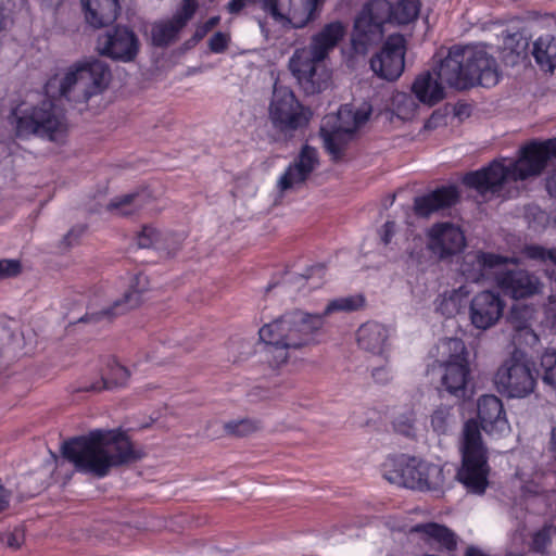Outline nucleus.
I'll use <instances>...</instances> for the list:
<instances>
[{"label": "nucleus", "mask_w": 556, "mask_h": 556, "mask_svg": "<svg viewBox=\"0 0 556 556\" xmlns=\"http://www.w3.org/2000/svg\"><path fill=\"white\" fill-rule=\"evenodd\" d=\"M110 78L109 66L94 58L78 61L63 74L54 75L45 85L46 98L38 102H22L12 110L10 124L16 137L63 142L68 124L53 99L59 97L74 103H86L108 88Z\"/></svg>", "instance_id": "f257e3e1"}, {"label": "nucleus", "mask_w": 556, "mask_h": 556, "mask_svg": "<svg viewBox=\"0 0 556 556\" xmlns=\"http://www.w3.org/2000/svg\"><path fill=\"white\" fill-rule=\"evenodd\" d=\"M63 457L78 472L103 478L111 468L138 458L131 442L116 430L96 429L62 445Z\"/></svg>", "instance_id": "f03ea898"}, {"label": "nucleus", "mask_w": 556, "mask_h": 556, "mask_svg": "<svg viewBox=\"0 0 556 556\" xmlns=\"http://www.w3.org/2000/svg\"><path fill=\"white\" fill-rule=\"evenodd\" d=\"M553 157L556 159V138L531 141L520 148L517 160H494L489 166L468 173L463 181L481 194L497 193L509 181L539 176Z\"/></svg>", "instance_id": "7ed1b4c3"}, {"label": "nucleus", "mask_w": 556, "mask_h": 556, "mask_svg": "<svg viewBox=\"0 0 556 556\" xmlns=\"http://www.w3.org/2000/svg\"><path fill=\"white\" fill-rule=\"evenodd\" d=\"M325 321L323 315L302 309L285 313L258 330L264 343L266 361L273 367L288 363L291 352L300 351L318 343V336Z\"/></svg>", "instance_id": "20e7f679"}, {"label": "nucleus", "mask_w": 556, "mask_h": 556, "mask_svg": "<svg viewBox=\"0 0 556 556\" xmlns=\"http://www.w3.org/2000/svg\"><path fill=\"white\" fill-rule=\"evenodd\" d=\"M346 34V26L334 21L324 25L311 39L307 48L296 49L289 60V70L308 94L321 92L331 81L325 60Z\"/></svg>", "instance_id": "39448f33"}, {"label": "nucleus", "mask_w": 556, "mask_h": 556, "mask_svg": "<svg viewBox=\"0 0 556 556\" xmlns=\"http://www.w3.org/2000/svg\"><path fill=\"white\" fill-rule=\"evenodd\" d=\"M438 75L442 81L456 89L475 85L493 87L500 80L495 59L482 47H453L441 62Z\"/></svg>", "instance_id": "423d86ee"}, {"label": "nucleus", "mask_w": 556, "mask_h": 556, "mask_svg": "<svg viewBox=\"0 0 556 556\" xmlns=\"http://www.w3.org/2000/svg\"><path fill=\"white\" fill-rule=\"evenodd\" d=\"M419 10V0H400L394 5L387 0L369 1L355 18L352 49L357 54H366L381 41L386 22L408 24L417 18Z\"/></svg>", "instance_id": "0eeeda50"}, {"label": "nucleus", "mask_w": 556, "mask_h": 556, "mask_svg": "<svg viewBox=\"0 0 556 556\" xmlns=\"http://www.w3.org/2000/svg\"><path fill=\"white\" fill-rule=\"evenodd\" d=\"M462 467L456 473L457 480L467 492L482 495L489 484L490 468L488 465L486 448L482 442L479 425L476 420H468L464 425L462 440Z\"/></svg>", "instance_id": "6e6552de"}, {"label": "nucleus", "mask_w": 556, "mask_h": 556, "mask_svg": "<svg viewBox=\"0 0 556 556\" xmlns=\"http://www.w3.org/2000/svg\"><path fill=\"white\" fill-rule=\"evenodd\" d=\"M438 353L442 390L457 400L466 399L469 395L471 370L464 341L444 338L439 342Z\"/></svg>", "instance_id": "1a4fd4ad"}, {"label": "nucleus", "mask_w": 556, "mask_h": 556, "mask_svg": "<svg viewBox=\"0 0 556 556\" xmlns=\"http://www.w3.org/2000/svg\"><path fill=\"white\" fill-rule=\"evenodd\" d=\"M370 113L371 108L367 103L358 109L352 104H344L336 114H328L323 118L319 132L324 147L332 160L341 159L348 141L367 122Z\"/></svg>", "instance_id": "9d476101"}, {"label": "nucleus", "mask_w": 556, "mask_h": 556, "mask_svg": "<svg viewBox=\"0 0 556 556\" xmlns=\"http://www.w3.org/2000/svg\"><path fill=\"white\" fill-rule=\"evenodd\" d=\"M494 382L497 390L508 397H526L536 386L534 365L523 352L515 350L498 367Z\"/></svg>", "instance_id": "9b49d317"}, {"label": "nucleus", "mask_w": 556, "mask_h": 556, "mask_svg": "<svg viewBox=\"0 0 556 556\" xmlns=\"http://www.w3.org/2000/svg\"><path fill=\"white\" fill-rule=\"evenodd\" d=\"M268 117L275 129L287 134L307 126L312 112L300 103L289 87L276 81L268 108Z\"/></svg>", "instance_id": "f8f14e48"}, {"label": "nucleus", "mask_w": 556, "mask_h": 556, "mask_svg": "<svg viewBox=\"0 0 556 556\" xmlns=\"http://www.w3.org/2000/svg\"><path fill=\"white\" fill-rule=\"evenodd\" d=\"M262 9L283 27L303 28L316 17L321 0H258Z\"/></svg>", "instance_id": "ddd939ff"}, {"label": "nucleus", "mask_w": 556, "mask_h": 556, "mask_svg": "<svg viewBox=\"0 0 556 556\" xmlns=\"http://www.w3.org/2000/svg\"><path fill=\"white\" fill-rule=\"evenodd\" d=\"M506 264L519 265L518 257H506L483 251L468 252L464 255L459 270L467 281L476 283L495 282L501 268Z\"/></svg>", "instance_id": "4468645a"}, {"label": "nucleus", "mask_w": 556, "mask_h": 556, "mask_svg": "<svg viewBox=\"0 0 556 556\" xmlns=\"http://www.w3.org/2000/svg\"><path fill=\"white\" fill-rule=\"evenodd\" d=\"M426 238L427 249L441 260L459 253L466 247L463 229L451 222L433 224L426 231Z\"/></svg>", "instance_id": "2eb2a0df"}, {"label": "nucleus", "mask_w": 556, "mask_h": 556, "mask_svg": "<svg viewBox=\"0 0 556 556\" xmlns=\"http://www.w3.org/2000/svg\"><path fill=\"white\" fill-rule=\"evenodd\" d=\"M139 39L127 27L117 26L98 37L97 50L100 54L116 61L130 62L139 52Z\"/></svg>", "instance_id": "dca6fc26"}, {"label": "nucleus", "mask_w": 556, "mask_h": 556, "mask_svg": "<svg viewBox=\"0 0 556 556\" xmlns=\"http://www.w3.org/2000/svg\"><path fill=\"white\" fill-rule=\"evenodd\" d=\"M405 39L402 35H391L381 51L370 60V67L379 77L397 79L404 71Z\"/></svg>", "instance_id": "f3484780"}, {"label": "nucleus", "mask_w": 556, "mask_h": 556, "mask_svg": "<svg viewBox=\"0 0 556 556\" xmlns=\"http://www.w3.org/2000/svg\"><path fill=\"white\" fill-rule=\"evenodd\" d=\"M197 10V0H182L172 18L161 20L152 24V43L156 47H166L177 40L178 34L193 17Z\"/></svg>", "instance_id": "a211bd4d"}, {"label": "nucleus", "mask_w": 556, "mask_h": 556, "mask_svg": "<svg viewBox=\"0 0 556 556\" xmlns=\"http://www.w3.org/2000/svg\"><path fill=\"white\" fill-rule=\"evenodd\" d=\"M505 303L498 293L482 291L470 302V321L480 330L495 326L503 316Z\"/></svg>", "instance_id": "6ab92c4d"}, {"label": "nucleus", "mask_w": 556, "mask_h": 556, "mask_svg": "<svg viewBox=\"0 0 556 556\" xmlns=\"http://www.w3.org/2000/svg\"><path fill=\"white\" fill-rule=\"evenodd\" d=\"M496 286L508 296L519 300L541 293L543 283L540 278L526 269L501 271Z\"/></svg>", "instance_id": "aec40b11"}, {"label": "nucleus", "mask_w": 556, "mask_h": 556, "mask_svg": "<svg viewBox=\"0 0 556 556\" xmlns=\"http://www.w3.org/2000/svg\"><path fill=\"white\" fill-rule=\"evenodd\" d=\"M318 165L316 149L305 146L299 156L290 164L277 181L279 191L285 192L299 188Z\"/></svg>", "instance_id": "412c9836"}, {"label": "nucleus", "mask_w": 556, "mask_h": 556, "mask_svg": "<svg viewBox=\"0 0 556 556\" xmlns=\"http://www.w3.org/2000/svg\"><path fill=\"white\" fill-rule=\"evenodd\" d=\"M478 417L482 429L490 435L501 437L510 431L502 401L485 394L478 400Z\"/></svg>", "instance_id": "4be33fe9"}, {"label": "nucleus", "mask_w": 556, "mask_h": 556, "mask_svg": "<svg viewBox=\"0 0 556 556\" xmlns=\"http://www.w3.org/2000/svg\"><path fill=\"white\" fill-rule=\"evenodd\" d=\"M147 277L144 275L136 276L124 292V294L114 300L109 307L92 314L96 320L112 319L116 316L123 315L128 311L137 307L141 302V294L146 290Z\"/></svg>", "instance_id": "5701e85b"}, {"label": "nucleus", "mask_w": 556, "mask_h": 556, "mask_svg": "<svg viewBox=\"0 0 556 556\" xmlns=\"http://www.w3.org/2000/svg\"><path fill=\"white\" fill-rule=\"evenodd\" d=\"M418 465L419 459L402 455L384 465V477L391 483L419 490L421 478H417Z\"/></svg>", "instance_id": "b1692460"}, {"label": "nucleus", "mask_w": 556, "mask_h": 556, "mask_svg": "<svg viewBox=\"0 0 556 556\" xmlns=\"http://www.w3.org/2000/svg\"><path fill=\"white\" fill-rule=\"evenodd\" d=\"M459 198L455 186H444L414 201V211L418 216L429 217L431 214L454 205Z\"/></svg>", "instance_id": "393cba45"}, {"label": "nucleus", "mask_w": 556, "mask_h": 556, "mask_svg": "<svg viewBox=\"0 0 556 556\" xmlns=\"http://www.w3.org/2000/svg\"><path fill=\"white\" fill-rule=\"evenodd\" d=\"M388 338V329L383 325L374 321L363 324L356 332L359 349L374 355L384 354Z\"/></svg>", "instance_id": "a878e982"}, {"label": "nucleus", "mask_w": 556, "mask_h": 556, "mask_svg": "<svg viewBox=\"0 0 556 556\" xmlns=\"http://www.w3.org/2000/svg\"><path fill=\"white\" fill-rule=\"evenodd\" d=\"M81 3L85 9L86 22L94 28L113 23L119 12L117 0H81Z\"/></svg>", "instance_id": "bb28decb"}, {"label": "nucleus", "mask_w": 556, "mask_h": 556, "mask_svg": "<svg viewBox=\"0 0 556 556\" xmlns=\"http://www.w3.org/2000/svg\"><path fill=\"white\" fill-rule=\"evenodd\" d=\"M412 532L420 534V538L431 546L440 549L454 551L457 546V536L447 527L429 522L417 525L412 528Z\"/></svg>", "instance_id": "cd10ccee"}, {"label": "nucleus", "mask_w": 556, "mask_h": 556, "mask_svg": "<svg viewBox=\"0 0 556 556\" xmlns=\"http://www.w3.org/2000/svg\"><path fill=\"white\" fill-rule=\"evenodd\" d=\"M442 84L443 81L440 79L438 72L435 77L430 73H424L415 79L413 91L420 102L433 105L444 98ZM444 84L446 83L444 81Z\"/></svg>", "instance_id": "c85d7f7f"}, {"label": "nucleus", "mask_w": 556, "mask_h": 556, "mask_svg": "<svg viewBox=\"0 0 556 556\" xmlns=\"http://www.w3.org/2000/svg\"><path fill=\"white\" fill-rule=\"evenodd\" d=\"M179 243V240H174L172 236L162 233L151 225L143 226L137 235V244L139 248L156 249L165 251L168 254L175 252Z\"/></svg>", "instance_id": "c756f323"}, {"label": "nucleus", "mask_w": 556, "mask_h": 556, "mask_svg": "<svg viewBox=\"0 0 556 556\" xmlns=\"http://www.w3.org/2000/svg\"><path fill=\"white\" fill-rule=\"evenodd\" d=\"M468 293L465 287L443 293L437 300V311L447 318L454 317L465 307Z\"/></svg>", "instance_id": "7c9ffc66"}, {"label": "nucleus", "mask_w": 556, "mask_h": 556, "mask_svg": "<svg viewBox=\"0 0 556 556\" xmlns=\"http://www.w3.org/2000/svg\"><path fill=\"white\" fill-rule=\"evenodd\" d=\"M533 56L536 63L547 71L556 68V38L542 36L533 45Z\"/></svg>", "instance_id": "2f4dec72"}, {"label": "nucleus", "mask_w": 556, "mask_h": 556, "mask_svg": "<svg viewBox=\"0 0 556 556\" xmlns=\"http://www.w3.org/2000/svg\"><path fill=\"white\" fill-rule=\"evenodd\" d=\"M457 425V415L454 406L439 405L430 415V426L439 434H448Z\"/></svg>", "instance_id": "473e14b6"}, {"label": "nucleus", "mask_w": 556, "mask_h": 556, "mask_svg": "<svg viewBox=\"0 0 556 556\" xmlns=\"http://www.w3.org/2000/svg\"><path fill=\"white\" fill-rule=\"evenodd\" d=\"M147 199L146 191L129 193L112 200L108 208L119 215H130L143 207Z\"/></svg>", "instance_id": "72a5a7b5"}, {"label": "nucleus", "mask_w": 556, "mask_h": 556, "mask_svg": "<svg viewBox=\"0 0 556 556\" xmlns=\"http://www.w3.org/2000/svg\"><path fill=\"white\" fill-rule=\"evenodd\" d=\"M365 305V298L362 294L341 296L329 301L323 313V320L333 313H351L361 309Z\"/></svg>", "instance_id": "f704fd0d"}, {"label": "nucleus", "mask_w": 556, "mask_h": 556, "mask_svg": "<svg viewBox=\"0 0 556 556\" xmlns=\"http://www.w3.org/2000/svg\"><path fill=\"white\" fill-rule=\"evenodd\" d=\"M522 254L529 260L543 264L551 263L556 266V248L546 249L542 245L530 244L522 249ZM546 275L556 286V268L551 271L546 270Z\"/></svg>", "instance_id": "c9c22d12"}, {"label": "nucleus", "mask_w": 556, "mask_h": 556, "mask_svg": "<svg viewBox=\"0 0 556 556\" xmlns=\"http://www.w3.org/2000/svg\"><path fill=\"white\" fill-rule=\"evenodd\" d=\"M418 104L413 96L406 92H395L391 99L392 113L402 121L412 119L417 112Z\"/></svg>", "instance_id": "e433bc0d"}, {"label": "nucleus", "mask_w": 556, "mask_h": 556, "mask_svg": "<svg viewBox=\"0 0 556 556\" xmlns=\"http://www.w3.org/2000/svg\"><path fill=\"white\" fill-rule=\"evenodd\" d=\"M426 475L421 478L419 491H443L446 486V473L444 467L427 463L424 468Z\"/></svg>", "instance_id": "4c0bfd02"}, {"label": "nucleus", "mask_w": 556, "mask_h": 556, "mask_svg": "<svg viewBox=\"0 0 556 556\" xmlns=\"http://www.w3.org/2000/svg\"><path fill=\"white\" fill-rule=\"evenodd\" d=\"M556 541L555 527L545 525L538 531L533 532L530 542V549L539 554H549Z\"/></svg>", "instance_id": "58836bf2"}, {"label": "nucleus", "mask_w": 556, "mask_h": 556, "mask_svg": "<svg viewBox=\"0 0 556 556\" xmlns=\"http://www.w3.org/2000/svg\"><path fill=\"white\" fill-rule=\"evenodd\" d=\"M128 378V369L121 364L114 363L110 367L108 378L104 379L101 384H92L91 387L86 388V390L100 391L112 387H122L127 382Z\"/></svg>", "instance_id": "ea45409f"}, {"label": "nucleus", "mask_w": 556, "mask_h": 556, "mask_svg": "<svg viewBox=\"0 0 556 556\" xmlns=\"http://www.w3.org/2000/svg\"><path fill=\"white\" fill-rule=\"evenodd\" d=\"M542 380L556 389V349H547L540 359Z\"/></svg>", "instance_id": "a19ab883"}, {"label": "nucleus", "mask_w": 556, "mask_h": 556, "mask_svg": "<svg viewBox=\"0 0 556 556\" xmlns=\"http://www.w3.org/2000/svg\"><path fill=\"white\" fill-rule=\"evenodd\" d=\"M416 414L408 409L397 415L393 421L394 430L403 435L413 437L416 433Z\"/></svg>", "instance_id": "79ce46f5"}, {"label": "nucleus", "mask_w": 556, "mask_h": 556, "mask_svg": "<svg viewBox=\"0 0 556 556\" xmlns=\"http://www.w3.org/2000/svg\"><path fill=\"white\" fill-rule=\"evenodd\" d=\"M224 429L229 434L242 437L253 432L256 425L249 419H241L226 422Z\"/></svg>", "instance_id": "37998d69"}, {"label": "nucleus", "mask_w": 556, "mask_h": 556, "mask_svg": "<svg viewBox=\"0 0 556 556\" xmlns=\"http://www.w3.org/2000/svg\"><path fill=\"white\" fill-rule=\"evenodd\" d=\"M230 37L228 34L217 31L211 37L208 48L214 53H222L227 49Z\"/></svg>", "instance_id": "c03bdc74"}, {"label": "nucleus", "mask_w": 556, "mask_h": 556, "mask_svg": "<svg viewBox=\"0 0 556 556\" xmlns=\"http://www.w3.org/2000/svg\"><path fill=\"white\" fill-rule=\"evenodd\" d=\"M542 475L536 473L534 479L528 481L523 478V473L520 475V481H521V489L525 493L529 494H539L544 491V488L542 485Z\"/></svg>", "instance_id": "a18cd8bd"}, {"label": "nucleus", "mask_w": 556, "mask_h": 556, "mask_svg": "<svg viewBox=\"0 0 556 556\" xmlns=\"http://www.w3.org/2000/svg\"><path fill=\"white\" fill-rule=\"evenodd\" d=\"M21 271V264L15 260L0 261V278L16 276Z\"/></svg>", "instance_id": "49530a36"}, {"label": "nucleus", "mask_w": 556, "mask_h": 556, "mask_svg": "<svg viewBox=\"0 0 556 556\" xmlns=\"http://www.w3.org/2000/svg\"><path fill=\"white\" fill-rule=\"evenodd\" d=\"M23 532L20 529L15 528L11 532L3 533L1 541L4 542L8 547L16 549L21 547L23 543Z\"/></svg>", "instance_id": "de8ad7c7"}, {"label": "nucleus", "mask_w": 556, "mask_h": 556, "mask_svg": "<svg viewBox=\"0 0 556 556\" xmlns=\"http://www.w3.org/2000/svg\"><path fill=\"white\" fill-rule=\"evenodd\" d=\"M371 375L379 383H386L391 379V370L387 365L374 368Z\"/></svg>", "instance_id": "09e8293b"}, {"label": "nucleus", "mask_w": 556, "mask_h": 556, "mask_svg": "<svg viewBox=\"0 0 556 556\" xmlns=\"http://www.w3.org/2000/svg\"><path fill=\"white\" fill-rule=\"evenodd\" d=\"M548 306L546 308V319L553 328L556 329V294L548 296Z\"/></svg>", "instance_id": "8fccbe9b"}, {"label": "nucleus", "mask_w": 556, "mask_h": 556, "mask_svg": "<svg viewBox=\"0 0 556 556\" xmlns=\"http://www.w3.org/2000/svg\"><path fill=\"white\" fill-rule=\"evenodd\" d=\"M395 233V224L394 222H387L380 231L381 240L384 244H389L393 235Z\"/></svg>", "instance_id": "3c124183"}, {"label": "nucleus", "mask_w": 556, "mask_h": 556, "mask_svg": "<svg viewBox=\"0 0 556 556\" xmlns=\"http://www.w3.org/2000/svg\"><path fill=\"white\" fill-rule=\"evenodd\" d=\"M219 22V17L217 16H214V17H211L208 21H206L204 23L203 26L199 27L195 31V38L197 39H201L205 36V34L211 30L214 26H216Z\"/></svg>", "instance_id": "603ef678"}, {"label": "nucleus", "mask_w": 556, "mask_h": 556, "mask_svg": "<svg viewBox=\"0 0 556 556\" xmlns=\"http://www.w3.org/2000/svg\"><path fill=\"white\" fill-rule=\"evenodd\" d=\"M325 276V267L324 266H316V267H313L311 270H309V275L307 277V281H311L313 280L315 277L318 278L319 280L323 279ZM309 287L311 288H316L320 285V282H315V281H312V282H308Z\"/></svg>", "instance_id": "864d4df0"}, {"label": "nucleus", "mask_w": 556, "mask_h": 556, "mask_svg": "<svg viewBox=\"0 0 556 556\" xmlns=\"http://www.w3.org/2000/svg\"><path fill=\"white\" fill-rule=\"evenodd\" d=\"M10 505V492L0 485V513L4 511Z\"/></svg>", "instance_id": "5fc2aeb1"}, {"label": "nucleus", "mask_w": 556, "mask_h": 556, "mask_svg": "<svg viewBox=\"0 0 556 556\" xmlns=\"http://www.w3.org/2000/svg\"><path fill=\"white\" fill-rule=\"evenodd\" d=\"M247 2L248 0H230L227 4V9L230 13H238L245 7Z\"/></svg>", "instance_id": "6e6d98bb"}, {"label": "nucleus", "mask_w": 556, "mask_h": 556, "mask_svg": "<svg viewBox=\"0 0 556 556\" xmlns=\"http://www.w3.org/2000/svg\"><path fill=\"white\" fill-rule=\"evenodd\" d=\"M546 188L551 195L556 197V169L547 177Z\"/></svg>", "instance_id": "4d7b16f0"}, {"label": "nucleus", "mask_w": 556, "mask_h": 556, "mask_svg": "<svg viewBox=\"0 0 556 556\" xmlns=\"http://www.w3.org/2000/svg\"><path fill=\"white\" fill-rule=\"evenodd\" d=\"M549 448L556 456V427L551 431Z\"/></svg>", "instance_id": "13d9d810"}, {"label": "nucleus", "mask_w": 556, "mask_h": 556, "mask_svg": "<svg viewBox=\"0 0 556 556\" xmlns=\"http://www.w3.org/2000/svg\"><path fill=\"white\" fill-rule=\"evenodd\" d=\"M465 556H488V555L483 554L481 551H479L476 547H469L466 551V555Z\"/></svg>", "instance_id": "bf43d9fd"}, {"label": "nucleus", "mask_w": 556, "mask_h": 556, "mask_svg": "<svg viewBox=\"0 0 556 556\" xmlns=\"http://www.w3.org/2000/svg\"><path fill=\"white\" fill-rule=\"evenodd\" d=\"M427 463L428 462L419 459L417 478H425L426 472H425L424 468H426Z\"/></svg>", "instance_id": "052dcab7"}, {"label": "nucleus", "mask_w": 556, "mask_h": 556, "mask_svg": "<svg viewBox=\"0 0 556 556\" xmlns=\"http://www.w3.org/2000/svg\"><path fill=\"white\" fill-rule=\"evenodd\" d=\"M5 27V15L3 9L0 7V31Z\"/></svg>", "instance_id": "680f3d73"}, {"label": "nucleus", "mask_w": 556, "mask_h": 556, "mask_svg": "<svg viewBox=\"0 0 556 556\" xmlns=\"http://www.w3.org/2000/svg\"><path fill=\"white\" fill-rule=\"evenodd\" d=\"M432 122H433V117H432V118H430V119L426 123L425 127H426V128H429V129H430V128H432Z\"/></svg>", "instance_id": "e2e57ef3"}, {"label": "nucleus", "mask_w": 556, "mask_h": 556, "mask_svg": "<svg viewBox=\"0 0 556 556\" xmlns=\"http://www.w3.org/2000/svg\"><path fill=\"white\" fill-rule=\"evenodd\" d=\"M73 235H74V231H73V230H72V231H70V232H68V235H67V237H66V239H70Z\"/></svg>", "instance_id": "0e129e2a"}, {"label": "nucleus", "mask_w": 556, "mask_h": 556, "mask_svg": "<svg viewBox=\"0 0 556 556\" xmlns=\"http://www.w3.org/2000/svg\"><path fill=\"white\" fill-rule=\"evenodd\" d=\"M507 556H522L520 554H508Z\"/></svg>", "instance_id": "69168bd1"}]
</instances>
